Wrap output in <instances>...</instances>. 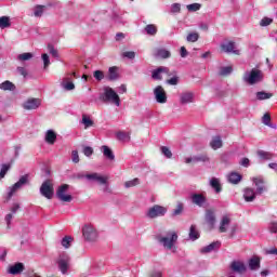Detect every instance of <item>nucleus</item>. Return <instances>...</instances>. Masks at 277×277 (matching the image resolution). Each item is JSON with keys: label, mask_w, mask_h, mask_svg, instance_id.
<instances>
[{"label": "nucleus", "mask_w": 277, "mask_h": 277, "mask_svg": "<svg viewBox=\"0 0 277 277\" xmlns=\"http://www.w3.org/2000/svg\"><path fill=\"white\" fill-rule=\"evenodd\" d=\"M145 31L148 36H155L157 34V26L149 24L145 27Z\"/></svg>", "instance_id": "40"}, {"label": "nucleus", "mask_w": 277, "mask_h": 277, "mask_svg": "<svg viewBox=\"0 0 277 277\" xmlns=\"http://www.w3.org/2000/svg\"><path fill=\"white\" fill-rule=\"evenodd\" d=\"M137 185H140V179L135 177L133 180L127 181L124 183V188L129 189L131 187H137Z\"/></svg>", "instance_id": "36"}, {"label": "nucleus", "mask_w": 277, "mask_h": 277, "mask_svg": "<svg viewBox=\"0 0 277 277\" xmlns=\"http://www.w3.org/2000/svg\"><path fill=\"white\" fill-rule=\"evenodd\" d=\"M211 188L216 192V194H220L222 192V184H220V180L217 177H212L210 181Z\"/></svg>", "instance_id": "31"}, {"label": "nucleus", "mask_w": 277, "mask_h": 277, "mask_svg": "<svg viewBox=\"0 0 277 277\" xmlns=\"http://www.w3.org/2000/svg\"><path fill=\"white\" fill-rule=\"evenodd\" d=\"M184 209H185V206L182 202H179L171 214L172 217H176V215H181Z\"/></svg>", "instance_id": "35"}, {"label": "nucleus", "mask_w": 277, "mask_h": 277, "mask_svg": "<svg viewBox=\"0 0 277 277\" xmlns=\"http://www.w3.org/2000/svg\"><path fill=\"white\" fill-rule=\"evenodd\" d=\"M57 140V134L55 133V131L53 130H48L47 133H45V142L47 144H55Z\"/></svg>", "instance_id": "23"}, {"label": "nucleus", "mask_w": 277, "mask_h": 277, "mask_svg": "<svg viewBox=\"0 0 277 277\" xmlns=\"http://www.w3.org/2000/svg\"><path fill=\"white\" fill-rule=\"evenodd\" d=\"M83 155H85V157H92V155H94V149L90 146H85L83 148Z\"/></svg>", "instance_id": "54"}, {"label": "nucleus", "mask_w": 277, "mask_h": 277, "mask_svg": "<svg viewBox=\"0 0 277 277\" xmlns=\"http://www.w3.org/2000/svg\"><path fill=\"white\" fill-rule=\"evenodd\" d=\"M12 168L11 164H2L0 169V180L5 179V175L8 174V171Z\"/></svg>", "instance_id": "41"}, {"label": "nucleus", "mask_w": 277, "mask_h": 277, "mask_svg": "<svg viewBox=\"0 0 277 277\" xmlns=\"http://www.w3.org/2000/svg\"><path fill=\"white\" fill-rule=\"evenodd\" d=\"M123 57H127L128 60H135V52H123Z\"/></svg>", "instance_id": "58"}, {"label": "nucleus", "mask_w": 277, "mask_h": 277, "mask_svg": "<svg viewBox=\"0 0 277 277\" xmlns=\"http://www.w3.org/2000/svg\"><path fill=\"white\" fill-rule=\"evenodd\" d=\"M230 224V217L228 216H223L221 220V225L219 227V233H226V226Z\"/></svg>", "instance_id": "29"}, {"label": "nucleus", "mask_w": 277, "mask_h": 277, "mask_svg": "<svg viewBox=\"0 0 277 277\" xmlns=\"http://www.w3.org/2000/svg\"><path fill=\"white\" fill-rule=\"evenodd\" d=\"M116 136H117V140H120V141L127 140V133L124 132H117Z\"/></svg>", "instance_id": "60"}, {"label": "nucleus", "mask_w": 277, "mask_h": 277, "mask_svg": "<svg viewBox=\"0 0 277 277\" xmlns=\"http://www.w3.org/2000/svg\"><path fill=\"white\" fill-rule=\"evenodd\" d=\"M70 188V185L63 184L56 190V198L61 200V202H72V196L66 195V192Z\"/></svg>", "instance_id": "6"}, {"label": "nucleus", "mask_w": 277, "mask_h": 277, "mask_svg": "<svg viewBox=\"0 0 277 277\" xmlns=\"http://www.w3.org/2000/svg\"><path fill=\"white\" fill-rule=\"evenodd\" d=\"M100 101L102 103H111L116 107H120V95L110 87H105L104 92L100 94Z\"/></svg>", "instance_id": "1"}, {"label": "nucleus", "mask_w": 277, "mask_h": 277, "mask_svg": "<svg viewBox=\"0 0 277 277\" xmlns=\"http://www.w3.org/2000/svg\"><path fill=\"white\" fill-rule=\"evenodd\" d=\"M0 90H3L4 92H14V90H16V85L10 80H5L4 82L0 83Z\"/></svg>", "instance_id": "24"}, {"label": "nucleus", "mask_w": 277, "mask_h": 277, "mask_svg": "<svg viewBox=\"0 0 277 277\" xmlns=\"http://www.w3.org/2000/svg\"><path fill=\"white\" fill-rule=\"evenodd\" d=\"M258 156L260 159H265L266 161H269V159H272V154L263 150H259Z\"/></svg>", "instance_id": "46"}, {"label": "nucleus", "mask_w": 277, "mask_h": 277, "mask_svg": "<svg viewBox=\"0 0 277 277\" xmlns=\"http://www.w3.org/2000/svg\"><path fill=\"white\" fill-rule=\"evenodd\" d=\"M189 237L193 239V241H196V239L200 237V234H198V230H196V225L190 226Z\"/></svg>", "instance_id": "37"}, {"label": "nucleus", "mask_w": 277, "mask_h": 277, "mask_svg": "<svg viewBox=\"0 0 277 277\" xmlns=\"http://www.w3.org/2000/svg\"><path fill=\"white\" fill-rule=\"evenodd\" d=\"M180 55H181V57L185 58V57H187V55H189V52H187V49L185 47H181Z\"/></svg>", "instance_id": "59"}, {"label": "nucleus", "mask_w": 277, "mask_h": 277, "mask_svg": "<svg viewBox=\"0 0 277 277\" xmlns=\"http://www.w3.org/2000/svg\"><path fill=\"white\" fill-rule=\"evenodd\" d=\"M248 265L251 272H256V269H261V258H259V255H253L251 259H249Z\"/></svg>", "instance_id": "18"}, {"label": "nucleus", "mask_w": 277, "mask_h": 277, "mask_svg": "<svg viewBox=\"0 0 277 277\" xmlns=\"http://www.w3.org/2000/svg\"><path fill=\"white\" fill-rule=\"evenodd\" d=\"M42 105V100L36 97H29L26 102L23 103V109L26 111H31L32 109H38Z\"/></svg>", "instance_id": "11"}, {"label": "nucleus", "mask_w": 277, "mask_h": 277, "mask_svg": "<svg viewBox=\"0 0 277 277\" xmlns=\"http://www.w3.org/2000/svg\"><path fill=\"white\" fill-rule=\"evenodd\" d=\"M194 101V93L185 92L181 94V103L182 105H186L187 103H192Z\"/></svg>", "instance_id": "26"}, {"label": "nucleus", "mask_w": 277, "mask_h": 277, "mask_svg": "<svg viewBox=\"0 0 277 277\" xmlns=\"http://www.w3.org/2000/svg\"><path fill=\"white\" fill-rule=\"evenodd\" d=\"M160 150H161L162 155H164V157H167V159H172V150H170L168 148V146L160 147Z\"/></svg>", "instance_id": "49"}, {"label": "nucleus", "mask_w": 277, "mask_h": 277, "mask_svg": "<svg viewBox=\"0 0 277 277\" xmlns=\"http://www.w3.org/2000/svg\"><path fill=\"white\" fill-rule=\"evenodd\" d=\"M157 55H158V57H161L162 60H168V57H170L172 54L170 53V51H168L166 49H160L157 51Z\"/></svg>", "instance_id": "38"}, {"label": "nucleus", "mask_w": 277, "mask_h": 277, "mask_svg": "<svg viewBox=\"0 0 277 277\" xmlns=\"http://www.w3.org/2000/svg\"><path fill=\"white\" fill-rule=\"evenodd\" d=\"M230 272L234 274H239V276H242V274H246L248 272V267L246 266V263L242 261H233L229 265Z\"/></svg>", "instance_id": "8"}, {"label": "nucleus", "mask_w": 277, "mask_h": 277, "mask_svg": "<svg viewBox=\"0 0 277 277\" xmlns=\"http://www.w3.org/2000/svg\"><path fill=\"white\" fill-rule=\"evenodd\" d=\"M48 50L52 54V57H55L56 60L60 58V52H57V50L53 47V44L49 43Z\"/></svg>", "instance_id": "45"}, {"label": "nucleus", "mask_w": 277, "mask_h": 277, "mask_svg": "<svg viewBox=\"0 0 277 277\" xmlns=\"http://www.w3.org/2000/svg\"><path fill=\"white\" fill-rule=\"evenodd\" d=\"M29 182V175H23L18 182H16L10 193H9V198H12V196H14V194L16 192H18V189H21V187H23V185H27V183Z\"/></svg>", "instance_id": "14"}, {"label": "nucleus", "mask_w": 277, "mask_h": 277, "mask_svg": "<svg viewBox=\"0 0 277 277\" xmlns=\"http://www.w3.org/2000/svg\"><path fill=\"white\" fill-rule=\"evenodd\" d=\"M269 230H271V233H277V224L272 223V225L269 226Z\"/></svg>", "instance_id": "64"}, {"label": "nucleus", "mask_w": 277, "mask_h": 277, "mask_svg": "<svg viewBox=\"0 0 277 277\" xmlns=\"http://www.w3.org/2000/svg\"><path fill=\"white\" fill-rule=\"evenodd\" d=\"M228 181L229 183H232L233 185H237L238 183L241 182V174L237 173V172H232L228 175Z\"/></svg>", "instance_id": "30"}, {"label": "nucleus", "mask_w": 277, "mask_h": 277, "mask_svg": "<svg viewBox=\"0 0 277 277\" xmlns=\"http://www.w3.org/2000/svg\"><path fill=\"white\" fill-rule=\"evenodd\" d=\"M186 41L187 42H198V36H187Z\"/></svg>", "instance_id": "62"}, {"label": "nucleus", "mask_w": 277, "mask_h": 277, "mask_svg": "<svg viewBox=\"0 0 277 277\" xmlns=\"http://www.w3.org/2000/svg\"><path fill=\"white\" fill-rule=\"evenodd\" d=\"M181 13V3H173L171 5V14H179Z\"/></svg>", "instance_id": "52"}, {"label": "nucleus", "mask_w": 277, "mask_h": 277, "mask_svg": "<svg viewBox=\"0 0 277 277\" xmlns=\"http://www.w3.org/2000/svg\"><path fill=\"white\" fill-rule=\"evenodd\" d=\"M167 83L169 85H179V77L177 76H173L171 79L167 80Z\"/></svg>", "instance_id": "55"}, {"label": "nucleus", "mask_w": 277, "mask_h": 277, "mask_svg": "<svg viewBox=\"0 0 277 277\" xmlns=\"http://www.w3.org/2000/svg\"><path fill=\"white\" fill-rule=\"evenodd\" d=\"M31 57H34V54L26 52V53H22L17 56V60H19V62H27L29 60H31Z\"/></svg>", "instance_id": "42"}, {"label": "nucleus", "mask_w": 277, "mask_h": 277, "mask_svg": "<svg viewBox=\"0 0 277 277\" xmlns=\"http://www.w3.org/2000/svg\"><path fill=\"white\" fill-rule=\"evenodd\" d=\"M43 68H49L51 61L49 60V54H42Z\"/></svg>", "instance_id": "56"}, {"label": "nucleus", "mask_w": 277, "mask_h": 277, "mask_svg": "<svg viewBox=\"0 0 277 277\" xmlns=\"http://www.w3.org/2000/svg\"><path fill=\"white\" fill-rule=\"evenodd\" d=\"M34 14L37 17L42 16V14H44V6H42V5L36 6L35 10H34Z\"/></svg>", "instance_id": "51"}, {"label": "nucleus", "mask_w": 277, "mask_h": 277, "mask_svg": "<svg viewBox=\"0 0 277 277\" xmlns=\"http://www.w3.org/2000/svg\"><path fill=\"white\" fill-rule=\"evenodd\" d=\"M154 96L157 103H160L161 105L168 103V94L166 93V89L161 85H157L154 89Z\"/></svg>", "instance_id": "10"}, {"label": "nucleus", "mask_w": 277, "mask_h": 277, "mask_svg": "<svg viewBox=\"0 0 277 277\" xmlns=\"http://www.w3.org/2000/svg\"><path fill=\"white\" fill-rule=\"evenodd\" d=\"M258 101H267L268 98H272V96H274V94L272 93H267L265 91H259L255 94Z\"/></svg>", "instance_id": "32"}, {"label": "nucleus", "mask_w": 277, "mask_h": 277, "mask_svg": "<svg viewBox=\"0 0 277 277\" xmlns=\"http://www.w3.org/2000/svg\"><path fill=\"white\" fill-rule=\"evenodd\" d=\"M190 200L193 205H196L197 207H202L207 202V197L202 194H193L190 196Z\"/></svg>", "instance_id": "20"}, {"label": "nucleus", "mask_w": 277, "mask_h": 277, "mask_svg": "<svg viewBox=\"0 0 277 277\" xmlns=\"http://www.w3.org/2000/svg\"><path fill=\"white\" fill-rule=\"evenodd\" d=\"M221 50L224 53H234V55H239V50L236 49L234 41H229L227 43H222Z\"/></svg>", "instance_id": "17"}, {"label": "nucleus", "mask_w": 277, "mask_h": 277, "mask_svg": "<svg viewBox=\"0 0 277 277\" xmlns=\"http://www.w3.org/2000/svg\"><path fill=\"white\" fill-rule=\"evenodd\" d=\"M253 183L255 184L256 188V193L258 194H263V192H265V181L263 180V177H254L253 179Z\"/></svg>", "instance_id": "21"}, {"label": "nucleus", "mask_w": 277, "mask_h": 277, "mask_svg": "<svg viewBox=\"0 0 277 277\" xmlns=\"http://www.w3.org/2000/svg\"><path fill=\"white\" fill-rule=\"evenodd\" d=\"M40 194L48 200H51L53 198V195L55 194V188L53 187V182L51 180H45L41 187H40Z\"/></svg>", "instance_id": "5"}, {"label": "nucleus", "mask_w": 277, "mask_h": 277, "mask_svg": "<svg viewBox=\"0 0 277 277\" xmlns=\"http://www.w3.org/2000/svg\"><path fill=\"white\" fill-rule=\"evenodd\" d=\"M11 25H12V23L10 22L9 16L0 17V29H8V27H10Z\"/></svg>", "instance_id": "34"}, {"label": "nucleus", "mask_w": 277, "mask_h": 277, "mask_svg": "<svg viewBox=\"0 0 277 277\" xmlns=\"http://www.w3.org/2000/svg\"><path fill=\"white\" fill-rule=\"evenodd\" d=\"M62 246H63V248H66V249H68V248H70V243H72V237H70V236H65L63 239H62Z\"/></svg>", "instance_id": "43"}, {"label": "nucleus", "mask_w": 277, "mask_h": 277, "mask_svg": "<svg viewBox=\"0 0 277 277\" xmlns=\"http://www.w3.org/2000/svg\"><path fill=\"white\" fill-rule=\"evenodd\" d=\"M264 78L263 71L256 68H252L250 72L243 75V81L249 85H256V83H261Z\"/></svg>", "instance_id": "2"}, {"label": "nucleus", "mask_w": 277, "mask_h": 277, "mask_svg": "<svg viewBox=\"0 0 277 277\" xmlns=\"http://www.w3.org/2000/svg\"><path fill=\"white\" fill-rule=\"evenodd\" d=\"M243 198H245L246 202H253L256 198V194L254 193V189L246 188Z\"/></svg>", "instance_id": "22"}, {"label": "nucleus", "mask_w": 277, "mask_h": 277, "mask_svg": "<svg viewBox=\"0 0 277 277\" xmlns=\"http://www.w3.org/2000/svg\"><path fill=\"white\" fill-rule=\"evenodd\" d=\"M272 23H274V19L271 18V17H263L261 21H260V26L261 27H269V25H272Z\"/></svg>", "instance_id": "44"}, {"label": "nucleus", "mask_w": 277, "mask_h": 277, "mask_svg": "<svg viewBox=\"0 0 277 277\" xmlns=\"http://www.w3.org/2000/svg\"><path fill=\"white\" fill-rule=\"evenodd\" d=\"M240 166H242L243 168H248V166H250V159L242 158L240 161Z\"/></svg>", "instance_id": "61"}, {"label": "nucleus", "mask_w": 277, "mask_h": 277, "mask_svg": "<svg viewBox=\"0 0 277 277\" xmlns=\"http://www.w3.org/2000/svg\"><path fill=\"white\" fill-rule=\"evenodd\" d=\"M65 90H75V83L72 82H67L64 85Z\"/></svg>", "instance_id": "63"}, {"label": "nucleus", "mask_w": 277, "mask_h": 277, "mask_svg": "<svg viewBox=\"0 0 277 277\" xmlns=\"http://www.w3.org/2000/svg\"><path fill=\"white\" fill-rule=\"evenodd\" d=\"M262 120H263V123H264L266 127H269V124H271V122H272V116L269 115V113L264 114Z\"/></svg>", "instance_id": "53"}, {"label": "nucleus", "mask_w": 277, "mask_h": 277, "mask_svg": "<svg viewBox=\"0 0 277 277\" xmlns=\"http://www.w3.org/2000/svg\"><path fill=\"white\" fill-rule=\"evenodd\" d=\"M71 160L74 163H79V151L77 150L71 151Z\"/></svg>", "instance_id": "57"}, {"label": "nucleus", "mask_w": 277, "mask_h": 277, "mask_svg": "<svg viewBox=\"0 0 277 277\" xmlns=\"http://www.w3.org/2000/svg\"><path fill=\"white\" fill-rule=\"evenodd\" d=\"M177 240L179 235H176V232H169L166 237L158 238V241L162 243L167 250H172Z\"/></svg>", "instance_id": "3"}, {"label": "nucleus", "mask_w": 277, "mask_h": 277, "mask_svg": "<svg viewBox=\"0 0 277 277\" xmlns=\"http://www.w3.org/2000/svg\"><path fill=\"white\" fill-rule=\"evenodd\" d=\"M82 123L84 124V129H90V127H94V121L90 119L88 116H82Z\"/></svg>", "instance_id": "39"}, {"label": "nucleus", "mask_w": 277, "mask_h": 277, "mask_svg": "<svg viewBox=\"0 0 277 277\" xmlns=\"http://www.w3.org/2000/svg\"><path fill=\"white\" fill-rule=\"evenodd\" d=\"M221 246H222V242L215 241L205 247L203 249H201V252L203 253L213 252V250H217Z\"/></svg>", "instance_id": "28"}, {"label": "nucleus", "mask_w": 277, "mask_h": 277, "mask_svg": "<svg viewBox=\"0 0 277 277\" xmlns=\"http://www.w3.org/2000/svg\"><path fill=\"white\" fill-rule=\"evenodd\" d=\"M210 146L213 150H217V148H222L223 143H222V137L220 136H214L211 142Z\"/></svg>", "instance_id": "27"}, {"label": "nucleus", "mask_w": 277, "mask_h": 277, "mask_svg": "<svg viewBox=\"0 0 277 277\" xmlns=\"http://www.w3.org/2000/svg\"><path fill=\"white\" fill-rule=\"evenodd\" d=\"M207 161H209V156H207V154L185 158V163H207Z\"/></svg>", "instance_id": "16"}, {"label": "nucleus", "mask_w": 277, "mask_h": 277, "mask_svg": "<svg viewBox=\"0 0 277 277\" xmlns=\"http://www.w3.org/2000/svg\"><path fill=\"white\" fill-rule=\"evenodd\" d=\"M161 75H168L170 77L172 74H170V68L160 66L151 71V79H154V81H161L163 79Z\"/></svg>", "instance_id": "13"}, {"label": "nucleus", "mask_w": 277, "mask_h": 277, "mask_svg": "<svg viewBox=\"0 0 277 277\" xmlns=\"http://www.w3.org/2000/svg\"><path fill=\"white\" fill-rule=\"evenodd\" d=\"M87 179L88 181H94L95 183H98V185H107V176H103L100 173H89L82 176H79V179Z\"/></svg>", "instance_id": "12"}, {"label": "nucleus", "mask_w": 277, "mask_h": 277, "mask_svg": "<svg viewBox=\"0 0 277 277\" xmlns=\"http://www.w3.org/2000/svg\"><path fill=\"white\" fill-rule=\"evenodd\" d=\"M205 222L210 230L215 228V210L213 208L207 209L205 214Z\"/></svg>", "instance_id": "9"}, {"label": "nucleus", "mask_w": 277, "mask_h": 277, "mask_svg": "<svg viewBox=\"0 0 277 277\" xmlns=\"http://www.w3.org/2000/svg\"><path fill=\"white\" fill-rule=\"evenodd\" d=\"M93 77L94 79H96V81H103V79H105V72H103L102 70H95L93 72Z\"/></svg>", "instance_id": "50"}, {"label": "nucleus", "mask_w": 277, "mask_h": 277, "mask_svg": "<svg viewBox=\"0 0 277 277\" xmlns=\"http://www.w3.org/2000/svg\"><path fill=\"white\" fill-rule=\"evenodd\" d=\"M109 81H116L118 79V67L114 66L108 69Z\"/></svg>", "instance_id": "33"}, {"label": "nucleus", "mask_w": 277, "mask_h": 277, "mask_svg": "<svg viewBox=\"0 0 277 277\" xmlns=\"http://www.w3.org/2000/svg\"><path fill=\"white\" fill-rule=\"evenodd\" d=\"M168 213V208L159 205H155L148 209L146 216L149 220H155L156 217H163Z\"/></svg>", "instance_id": "4"}, {"label": "nucleus", "mask_w": 277, "mask_h": 277, "mask_svg": "<svg viewBox=\"0 0 277 277\" xmlns=\"http://www.w3.org/2000/svg\"><path fill=\"white\" fill-rule=\"evenodd\" d=\"M23 272H25V264L21 262L9 267V274H12V276H18V274H23Z\"/></svg>", "instance_id": "19"}, {"label": "nucleus", "mask_w": 277, "mask_h": 277, "mask_svg": "<svg viewBox=\"0 0 277 277\" xmlns=\"http://www.w3.org/2000/svg\"><path fill=\"white\" fill-rule=\"evenodd\" d=\"M70 263V256L68 254L63 253L58 259V268L62 274H66L68 272V265Z\"/></svg>", "instance_id": "15"}, {"label": "nucleus", "mask_w": 277, "mask_h": 277, "mask_svg": "<svg viewBox=\"0 0 277 277\" xmlns=\"http://www.w3.org/2000/svg\"><path fill=\"white\" fill-rule=\"evenodd\" d=\"M230 72H233V67L226 66V67L221 68L220 76L227 77V75H230Z\"/></svg>", "instance_id": "47"}, {"label": "nucleus", "mask_w": 277, "mask_h": 277, "mask_svg": "<svg viewBox=\"0 0 277 277\" xmlns=\"http://www.w3.org/2000/svg\"><path fill=\"white\" fill-rule=\"evenodd\" d=\"M200 8H202L200 3H193V4L186 5V9L188 10V12H198Z\"/></svg>", "instance_id": "48"}, {"label": "nucleus", "mask_w": 277, "mask_h": 277, "mask_svg": "<svg viewBox=\"0 0 277 277\" xmlns=\"http://www.w3.org/2000/svg\"><path fill=\"white\" fill-rule=\"evenodd\" d=\"M102 150L104 157H106V159H109V161H114V159H116V156L114 155V151L111 150V148H109V146H102Z\"/></svg>", "instance_id": "25"}, {"label": "nucleus", "mask_w": 277, "mask_h": 277, "mask_svg": "<svg viewBox=\"0 0 277 277\" xmlns=\"http://www.w3.org/2000/svg\"><path fill=\"white\" fill-rule=\"evenodd\" d=\"M82 235L87 241H96L98 239V233L92 225H85L82 228Z\"/></svg>", "instance_id": "7"}]
</instances>
